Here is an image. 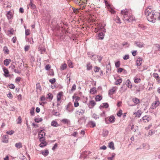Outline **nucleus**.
<instances>
[{
    "instance_id": "f257e3e1",
    "label": "nucleus",
    "mask_w": 160,
    "mask_h": 160,
    "mask_svg": "<svg viewBox=\"0 0 160 160\" xmlns=\"http://www.w3.org/2000/svg\"><path fill=\"white\" fill-rule=\"evenodd\" d=\"M145 15L149 22H154L156 19L160 20V11L159 12L148 8L145 11Z\"/></svg>"
},
{
    "instance_id": "f03ea898",
    "label": "nucleus",
    "mask_w": 160,
    "mask_h": 160,
    "mask_svg": "<svg viewBox=\"0 0 160 160\" xmlns=\"http://www.w3.org/2000/svg\"><path fill=\"white\" fill-rule=\"evenodd\" d=\"M121 13L123 15V20L127 22V20H128V18H129V14H130L129 13V10L128 9L122 10L121 11Z\"/></svg>"
},
{
    "instance_id": "7ed1b4c3",
    "label": "nucleus",
    "mask_w": 160,
    "mask_h": 160,
    "mask_svg": "<svg viewBox=\"0 0 160 160\" xmlns=\"http://www.w3.org/2000/svg\"><path fill=\"white\" fill-rule=\"evenodd\" d=\"M45 133L42 130H41L38 133V137L40 141H43L45 140L44 136Z\"/></svg>"
},
{
    "instance_id": "20e7f679",
    "label": "nucleus",
    "mask_w": 160,
    "mask_h": 160,
    "mask_svg": "<svg viewBox=\"0 0 160 160\" xmlns=\"http://www.w3.org/2000/svg\"><path fill=\"white\" fill-rule=\"evenodd\" d=\"M66 110L69 112H71L73 110V106L72 105L70 102H69L68 105L66 106Z\"/></svg>"
},
{
    "instance_id": "39448f33",
    "label": "nucleus",
    "mask_w": 160,
    "mask_h": 160,
    "mask_svg": "<svg viewBox=\"0 0 160 160\" xmlns=\"http://www.w3.org/2000/svg\"><path fill=\"white\" fill-rule=\"evenodd\" d=\"M88 56L90 57L92 60H95L96 59V58H98V56L93 54V53H91L90 52H88Z\"/></svg>"
},
{
    "instance_id": "423d86ee",
    "label": "nucleus",
    "mask_w": 160,
    "mask_h": 160,
    "mask_svg": "<svg viewBox=\"0 0 160 160\" xmlns=\"http://www.w3.org/2000/svg\"><path fill=\"white\" fill-rule=\"evenodd\" d=\"M116 87H113L112 89H110L109 90L108 92V94L110 95H113L115 92H116Z\"/></svg>"
},
{
    "instance_id": "0eeeda50",
    "label": "nucleus",
    "mask_w": 160,
    "mask_h": 160,
    "mask_svg": "<svg viewBox=\"0 0 160 160\" xmlns=\"http://www.w3.org/2000/svg\"><path fill=\"white\" fill-rule=\"evenodd\" d=\"M142 120L144 122H148L151 119L148 116L145 115L142 118Z\"/></svg>"
},
{
    "instance_id": "6e6552de",
    "label": "nucleus",
    "mask_w": 160,
    "mask_h": 160,
    "mask_svg": "<svg viewBox=\"0 0 160 160\" xmlns=\"http://www.w3.org/2000/svg\"><path fill=\"white\" fill-rule=\"evenodd\" d=\"M135 43L136 46L139 48H142L144 47V44L142 42H135Z\"/></svg>"
},
{
    "instance_id": "1a4fd4ad",
    "label": "nucleus",
    "mask_w": 160,
    "mask_h": 160,
    "mask_svg": "<svg viewBox=\"0 0 160 160\" xmlns=\"http://www.w3.org/2000/svg\"><path fill=\"white\" fill-rule=\"evenodd\" d=\"M85 110L80 109L77 111L75 113L76 114H78L79 115H83L85 113Z\"/></svg>"
},
{
    "instance_id": "9d476101",
    "label": "nucleus",
    "mask_w": 160,
    "mask_h": 160,
    "mask_svg": "<svg viewBox=\"0 0 160 160\" xmlns=\"http://www.w3.org/2000/svg\"><path fill=\"white\" fill-rule=\"evenodd\" d=\"M128 19V20L127 21L128 22H132L133 21H134L135 20L134 17L130 14H129V16Z\"/></svg>"
},
{
    "instance_id": "9b49d317",
    "label": "nucleus",
    "mask_w": 160,
    "mask_h": 160,
    "mask_svg": "<svg viewBox=\"0 0 160 160\" xmlns=\"http://www.w3.org/2000/svg\"><path fill=\"white\" fill-rule=\"evenodd\" d=\"M96 104V102L94 100L90 101L88 105L89 108H92Z\"/></svg>"
},
{
    "instance_id": "f8f14e48",
    "label": "nucleus",
    "mask_w": 160,
    "mask_h": 160,
    "mask_svg": "<svg viewBox=\"0 0 160 160\" xmlns=\"http://www.w3.org/2000/svg\"><path fill=\"white\" fill-rule=\"evenodd\" d=\"M142 62V59L141 58H139L137 60L136 62V65L138 66H140Z\"/></svg>"
},
{
    "instance_id": "ddd939ff",
    "label": "nucleus",
    "mask_w": 160,
    "mask_h": 160,
    "mask_svg": "<svg viewBox=\"0 0 160 160\" xmlns=\"http://www.w3.org/2000/svg\"><path fill=\"white\" fill-rule=\"evenodd\" d=\"M41 142H41L39 144V146L40 147L43 148L44 146H46L47 144V142L44 140L43 141H40Z\"/></svg>"
},
{
    "instance_id": "4468645a",
    "label": "nucleus",
    "mask_w": 160,
    "mask_h": 160,
    "mask_svg": "<svg viewBox=\"0 0 160 160\" xmlns=\"http://www.w3.org/2000/svg\"><path fill=\"white\" fill-rule=\"evenodd\" d=\"M126 82L127 83V86L129 88L131 89L132 88V86L130 80L129 79H128L126 81Z\"/></svg>"
},
{
    "instance_id": "2eb2a0df",
    "label": "nucleus",
    "mask_w": 160,
    "mask_h": 160,
    "mask_svg": "<svg viewBox=\"0 0 160 160\" xmlns=\"http://www.w3.org/2000/svg\"><path fill=\"white\" fill-rule=\"evenodd\" d=\"M88 124L91 128H93L96 126V123L95 122L93 121H89Z\"/></svg>"
},
{
    "instance_id": "dca6fc26",
    "label": "nucleus",
    "mask_w": 160,
    "mask_h": 160,
    "mask_svg": "<svg viewBox=\"0 0 160 160\" xmlns=\"http://www.w3.org/2000/svg\"><path fill=\"white\" fill-rule=\"evenodd\" d=\"M40 153L42 154L44 156H46L48 155L49 152L47 149H46L45 150L44 152L43 151H40Z\"/></svg>"
},
{
    "instance_id": "f3484780",
    "label": "nucleus",
    "mask_w": 160,
    "mask_h": 160,
    "mask_svg": "<svg viewBox=\"0 0 160 160\" xmlns=\"http://www.w3.org/2000/svg\"><path fill=\"white\" fill-rule=\"evenodd\" d=\"M152 75L154 77L156 80H158V82H160V78L158 73H153Z\"/></svg>"
},
{
    "instance_id": "a211bd4d",
    "label": "nucleus",
    "mask_w": 160,
    "mask_h": 160,
    "mask_svg": "<svg viewBox=\"0 0 160 160\" xmlns=\"http://www.w3.org/2000/svg\"><path fill=\"white\" fill-rule=\"evenodd\" d=\"M109 122L111 123H113L115 122V118L114 116H111L108 119Z\"/></svg>"
},
{
    "instance_id": "6ab92c4d",
    "label": "nucleus",
    "mask_w": 160,
    "mask_h": 160,
    "mask_svg": "<svg viewBox=\"0 0 160 160\" xmlns=\"http://www.w3.org/2000/svg\"><path fill=\"white\" fill-rule=\"evenodd\" d=\"M87 67V70H90L92 69V66L90 62H88L86 65Z\"/></svg>"
},
{
    "instance_id": "aec40b11",
    "label": "nucleus",
    "mask_w": 160,
    "mask_h": 160,
    "mask_svg": "<svg viewBox=\"0 0 160 160\" xmlns=\"http://www.w3.org/2000/svg\"><path fill=\"white\" fill-rule=\"evenodd\" d=\"M104 34L102 32H100L98 35V39L102 40L104 38Z\"/></svg>"
},
{
    "instance_id": "412c9836",
    "label": "nucleus",
    "mask_w": 160,
    "mask_h": 160,
    "mask_svg": "<svg viewBox=\"0 0 160 160\" xmlns=\"http://www.w3.org/2000/svg\"><path fill=\"white\" fill-rule=\"evenodd\" d=\"M108 147L112 149V150L115 149V148L114 147V144L112 142H110V143H109Z\"/></svg>"
},
{
    "instance_id": "4be33fe9",
    "label": "nucleus",
    "mask_w": 160,
    "mask_h": 160,
    "mask_svg": "<svg viewBox=\"0 0 160 160\" xmlns=\"http://www.w3.org/2000/svg\"><path fill=\"white\" fill-rule=\"evenodd\" d=\"M102 99V96L99 95H97L95 98V99L96 101H100Z\"/></svg>"
},
{
    "instance_id": "5701e85b",
    "label": "nucleus",
    "mask_w": 160,
    "mask_h": 160,
    "mask_svg": "<svg viewBox=\"0 0 160 160\" xmlns=\"http://www.w3.org/2000/svg\"><path fill=\"white\" fill-rule=\"evenodd\" d=\"M142 113V112L140 110H138L137 112L134 113V114L136 115V116L138 118L140 117Z\"/></svg>"
},
{
    "instance_id": "b1692460",
    "label": "nucleus",
    "mask_w": 160,
    "mask_h": 160,
    "mask_svg": "<svg viewBox=\"0 0 160 160\" xmlns=\"http://www.w3.org/2000/svg\"><path fill=\"white\" fill-rule=\"evenodd\" d=\"M6 16L8 19H11L12 17V14L11 12H10V11H9L8 12Z\"/></svg>"
},
{
    "instance_id": "393cba45",
    "label": "nucleus",
    "mask_w": 160,
    "mask_h": 160,
    "mask_svg": "<svg viewBox=\"0 0 160 160\" xmlns=\"http://www.w3.org/2000/svg\"><path fill=\"white\" fill-rule=\"evenodd\" d=\"M51 125L52 126L55 127H57L59 126L57 122L54 120H53L52 122Z\"/></svg>"
},
{
    "instance_id": "a878e982",
    "label": "nucleus",
    "mask_w": 160,
    "mask_h": 160,
    "mask_svg": "<svg viewBox=\"0 0 160 160\" xmlns=\"http://www.w3.org/2000/svg\"><path fill=\"white\" fill-rule=\"evenodd\" d=\"M29 5L30 6L31 8L32 9H35L36 8V6L33 3L32 0H30V3Z\"/></svg>"
},
{
    "instance_id": "bb28decb",
    "label": "nucleus",
    "mask_w": 160,
    "mask_h": 160,
    "mask_svg": "<svg viewBox=\"0 0 160 160\" xmlns=\"http://www.w3.org/2000/svg\"><path fill=\"white\" fill-rule=\"evenodd\" d=\"M108 134V131L106 130H103L102 135L103 137H106L107 136Z\"/></svg>"
},
{
    "instance_id": "cd10ccee",
    "label": "nucleus",
    "mask_w": 160,
    "mask_h": 160,
    "mask_svg": "<svg viewBox=\"0 0 160 160\" xmlns=\"http://www.w3.org/2000/svg\"><path fill=\"white\" fill-rule=\"evenodd\" d=\"M11 61L10 59H6L4 61V64L5 66H8L10 63V62Z\"/></svg>"
},
{
    "instance_id": "c85d7f7f",
    "label": "nucleus",
    "mask_w": 160,
    "mask_h": 160,
    "mask_svg": "<svg viewBox=\"0 0 160 160\" xmlns=\"http://www.w3.org/2000/svg\"><path fill=\"white\" fill-rule=\"evenodd\" d=\"M8 136L3 135L2 136V138L3 140H2V142H8V140L7 138Z\"/></svg>"
},
{
    "instance_id": "c756f323",
    "label": "nucleus",
    "mask_w": 160,
    "mask_h": 160,
    "mask_svg": "<svg viewBox=\"0 0 160 160\" xmlns=\"http://www.w3.org/2000/svg\"><path fill=\"white\" fill-rule=\"evenodd\" d=\"M15 146L18 148H20L22 147V143L21 142L17 143L15 144Z\"/></svg>"
},
{
    "instance_id": "7c9ffc66",
    "label": "nucleus",
    "mask_w": 160,
    "mask_h": 160,
    "mask_svg": "<svg viewBox=\"0 0 160 160\" xmlns=\"http://www.w3.org/2000/svg\"><path fill=\"white\" fill-rule=\"evenodd\" d=\"M36 89L37 90H38L39 91L41 92V87L40 83L39 82H38L36 84Z\"/></svg>"
},
{
    "instance_id": "2f4dec72",
    "label": "nucleus",
    "mask_w": 160,
    "mask_h": 160,
    "mask_svg": "<svg viewBox=\"0 0 160 160\" xmlns=\"http://www.w3.org/2000/svg\"><path fill=\"white\" fill-rule=\"evenodd\" d=\"M132 101L134 103H135L136 104H138L140 103L139 99L136 98H133Z\"/></svg>"
},
{
    "instance_id": "473e14b6",
    "label": "nucleus",
    "mask_w": 160,
    "mask_h": 160,
    "mask_svg": "<svg viewBox=\"0 0 160 160\" xmlns=\"http://www.w3.org/2000/svg\"><path fill=\"white\" fill-rule=\"evenodd\" d=\"M26 41L27 42H28L30 43H33V41L32 38H26Z\"/></svg>"
},
{
    "instance_id": "72a5a7b5",
    "label": "nucleus",
    "mask_w": 160,
    "mask_h": 160,
    "mask_svg": "<svg viewBox=\"0 0 160 160\" xmlns=\"http://www.w3.org/2000/svg\"><path fill=\"white\" fill-rule=\"evenodd\" d=\"M3 50L5 53L7 54H9V51L7 47L5 46L3 47Z\"/></svg>"
},
{
    "instance_id": "f704fd0d",
    "label": "nucleus",
    "mask_w": 160,
    "mask_h": 160,
    "mask_svg": "<svg viewBox=\"0 0 160 160\" xmlns=\"http://www.w3.org/2000/svg\"><path fill=\"white\" fill-rule=\"evenodd\" d=\"M53 96L52 94L51 93H49L47 94V98L49 100H52L53 98Z\"/></svg>"
},
{
    "instance_id": "c9c22d12",
    "label": "nucleus",
    "mask_w": 160,
    "mask_h": 160,
    "mask_svg": "<svg viewBox=\"0 0 160 160\" xmlns=\"http://www.w3.org/2000/svg\"><path fill=\"white\" fill-rule=\"evenodd\" d=\"M61 122L64 124H68L70 122V121L67 119H63L62 120Z\"/></svg>"
},
{
    "instance_id": "e433bc0d",
    "label": "nucleus",
    "mask_w": 160,
    "mask_h": 160,
    "mask_svg": "<svg viewBox=\"0 0 160 160\" xmlns=\"http://www.w3.org/2000/svg\"><path fill=\"white\" fill-rule=\"evenodd\" d=\"M122 82V79L120 78L116 81L115 82V84L117 85H120V83Z\"/></svg>"
},
{
    "instance_id": "4c0bfd02",
    "label": "nucleus",
    "mask_w": 160,
    "mask_h": 160,
    "mask_svg": "<svg viewBox=\"0 0 160 160\" xmlns=\"http://www.w3.org/2000/svg\"><path fill=\"white\" fill-rule=\"evenodd\" d=\"M67 67V64H64L62 65L60 67V69L62 70H65Z\"/></svg>"
},
{
    "instance_id": "58836bf2",
    "label": "nucleus",
    "mask_w": 160,
    "mask_h": 160,
    "mask_svg": "<svg viewBox=\"0 0 160 160\" xmlns=\"http://www.w3.org/2000/svg\"><path fill=\"white\" fill-rule=\"evenodd\" d=\"M34 120L36 122L38 123L42 121V118H35Z\"/></svg>"
},
{
    "instance_id": "ea45409f",
    "label": "nucleus",
    "mask_w": 160,
    "mask_h": 160,
    "mask_svg": "<svg viewBox=\"0 0 160 160\" xmlns=\"http://www.w3.org/2000/svg\"><path fill=\"white\" fill-rule=\"evenodd\" d=\"M39 50L41 51V53H43L45 52L46 49L44 47H39Z\"/></svg>"
},
{
    "instance_id": "a19ab883",
    "label": "nucleus",
    "mask_w": 160,
    "mask_h": 160,
    "mask_svg": "<svg viewBox=\"0 0 160 160\" xmlns=\"http://www.w3.org/2000/svg\"><path fill=\"white\" fill-rule=\"evenodd\" d=\"M34 107H32L30 110V113L32 116H34Z\"/></svg>"
},
{
    "instance_id": "79ce46f5",
    "label": "nucleus",
    "mask_w": 160,
    "mask_h": 160,
    "mask_svg": "<svg viewBox=\"0 0 160 160\" xmlns=\"http://www.w3.org/2000/svg\"><path fill=\"white\" fill-rule=\"evenodd\" d=\"M96 92V88L94 87L91 89L90 91V93L92 94H94Z\"/></svg>"
},
{
    "instance_id": "37998d69",
    "label": "nucleus",
    "mask_w": 160,
    "mask_h": 160,
    "mask_svg": "<svg viewBox=\"0 0 160 160\" xmlns=\"http://www.w3.org/2000/svg\"><path fill=\"white\" fill-rule=\"evenodd\" d=\"M115 155V154L114 153H112V157H108V160H112Z\"/></svg>"
},
{
    "instance_id": "c03bdc74",
    "label": "nucleus",
    "mask_w": 160,
    "mask_h": 160,
    "mask_svg": "<svg viewBox=\"0 0 160 160\" xmlns=\"http://www.w3.org/2000/svg\"><path fill=\"white\" fill-rule=\"evenodd\" d=\"M4 72L5 74V76L6 77H8V74L9 72L8 70L7 69H3Z\"/></svg>"
},
{
    "instance_id": "a18cd8bd",
    "label": "nucleus",
    "mask_w": 160,
    "mask_h": 160,
    "mask_svg": "<svg viewBox=\"0 0 160 160\" xmlns=\"http://www.w3.org/2000/svg\"><path fill=\"white\" fill-rule=\"evenodd\" d=\"M100 69V68L97 66H95L94 67V70L95 72H98L99 71Z\"/></svg>"
},
{
    "instance_id": "49530a36",
    "label": "nucleus",
    "mask_w": 160,
    "mask_h": 160,
    "mask_svg": "<svg viewBox=\"0 0 160 160\" xmlns=\"http://www.w3.org/2000/svg\"><path fill=\"white\" fill-rule=\"evenodd\" d=\"M120 62L119 61H118L116 62L115 63V66L116 68H118L120 67Z\"/></svg>"
},
{
    "instance_id": "de8ad7c7",
    "label": "nucleus",
    "mask_w": 160,
    "mask_h": 160,
    "mask_svg": "<svg viewBox=\"0 0 160 160\" xmlns=\"http://www.w3.org/2000/svg\"><path fill=\"white\" fill-rule=\"evenodd\" d=\"M122 114V111L121 110H120L117 113V115L119 117H121Z\"/></svg>"
},
{
    "instance_id": "09e8293b",
    "label": "nucleus",
    "mask_w": 160,
    "mask_h": 160,
    "mask_svg": "<svg viewBox=\"0 0 160 160\" xmlns=\"http://www.w3.org/2000/svg\"><path fill=\"white\" fill-rule=\"evenodd\" d=\"M134 82L135 83H138L140 82V79L137 78L134 79Z\"/></svg>"
},
{
    "instance_id": "8fccbe9b",
    "label": "nucleus",
    "mask_w": 160,
    "mask_h": 160,
    "mask_svg": "<svg viewBox=\"0 0 160 160\" xmlns=\"http://www.w3.org/2000/svg\"><path fill=\"white\" fill-rule=\"evenodd\" d=\"M115 20L116 22L118 23H121L120 18L118 16H116V18H115Z\"/></svg>"
},
{
    "instance_id": "3c124183",
    "label": "nucleus",
    "mask_w": 160,
    "mask_h": 160,
    "mask_svg": "<svg viewBox=\"0 0 160 160\" xmlns=\"http://www.w3.org/2000/svg\"><path fill=\"white\" fill-rule=\"evenodd\" d=\"M49 81L52 84H53L55 82L56 79L55 78H53L52 79H50Z\"/></svg>"
},
{
    "instance_id": "603ef678",
    "label": "nucleus",
    "mask_w": 160,
    "mask_h": 160,
    "mask_svg": "<svg viewBox=\"0 0 160 160\" xmlns=\"http://www.w3.org/2000/svg\"><path fill=\"white\" fill-rule=\"evenodd\" d=\"M14 131L12 130H10V131L7 132L6 133H7L10 135H12L14 133Z\"/></svg>"
},
{
    "instance_id": "864d4df0",
    "label": "nucleus",
    "mask_w": 160,
    "mask_h": 160,
    "mask_svg": "<svg viewBox=\"0 0 160 160\" xmlns=\"http://www.w3.org/2000/svg\"><path fill=\"white\" fill-rule=\"evenodd\" d=\"M68 64L70 68H72L73 67L72 62L70 61H68Z\"/></svg>"
},
{
    "instance_id": "5fc2aeb1",
    "label": "nucleus",
    "mask_w": 160,
    "mask_h": 160,
    "mask_svg": "<svg viewBox=\"0 0 160 160\" xmlns=\"http://www.w3.org/2000/svg\"><path fill=\"white\" fill-rule=\"evenodd\" d=\"M30 30L29 29H26L25 30V35L26 36H28L30 34Z\"/></svg>"
},
{
    "instance_id": "6e6d98bb",
    "label": "nucleus",
    "mask_w": 160,
    "mask_h": 160,
    "mask_svg": "<svg viewBox=\"0 0 160 160\" xmlns=\"http://www.w3.org/2000/svg\"><path fill=\"white\" fill-rule=\"evenodd\" d=\"M8 87L12 89H13L15 88V86L13 84H12V83L10 84H9Z\"/></svg>"
},
{
    "instance_id": "4d7b16f0",
    "label": "nucleus",
    "mask_w": 160,
    "mask_h": 160,
    "mask_svg": "<svg viewBox=\"0 0 160 160\" xmlns=\"http://www.w3.org/2000/svg\"><path fill=\"white\" fill-rule=\"evenodd\" d=\"M8 32L10 34L13 35V34L14 30L13 28H11L10 30L8 31Z\"/></svg>"
},
{
    "instance_id": "13d9d810",
    "label": "nucleus",
    "mask_w": 160,
    "mask_h": 160,
    "mask_svg": "<svg viewBox=\"0 0 160 160\" xmlns=\"http://www.w3.org/2000/svg\"><path fill=\"white\" fill-rule=\"evenodd\" d=\"M109 106V105L107 103H103V106L102 107L103 108H108Z\"/></svg>"
},
{
    "instance_id": "bf43d9fd",
    "label": "nucleus",
    "mask_w": 160,
    "mask_h": 160,
    "mask_svg": "<svg viewBox=\"0 0 160 160\" xmlns=\"http://www.w3.org/2000/svg\"><path fill=\"white\" fill-rule=\"evenodd\" d=\"M92 117L95 119H97L98 118H99L98 115H97L95 113L93 114Z\"/></svg>"
},
{
    "instance_id": "052dcab7",
    "label": "nucleus",
    "mask_w": 160,
    "mask_h": 160,
    "mask_svg": "<svg viewBox=\"0 0 160 160\" xmlns=\"http://www.w3.org/2000/svg\"><path fill=\"white\" fill-rule=\"evenodd\" d=\"M18 121L17 122V124H20L22 122V119L20 116L18 117Z\"/></svg>"
},
{
    "instance_id": "680f3d73",
    "label": "nucleus",
    "mask_w": 160,
    "mask_h": 160,
    "mask_svg": "<svg viewBox=\"0 0 160 160\" xmlns=\"http://www.w3.org/2000/svg\"><path fill=\"white\" fill-rule=\"evenodd\" d=\"M54 75V73L52 69H51L49 71L48 75L50 76H53Z\"/></svg>"
},
{
    "instance_id": "e2e57ef3",
    "label": "nucleus",
    "mask_w": 160,
    "mask_h": 160,
    "mask_svg": "<svg viewBox=\"0 0 160 160\" xmlns=\"http://www.w3.org/2000/svg\"><path fill=\"white\" fill-rule=\"evenodd\" d=\"M123 68H120L117 69V71L118 73H121L123 71Z\"/></svg>"
},
{
    "instance_id": "0e129e2a",
    "label": "nucleus",
    "mask_w": 160,
    "mask_h": 160,
    "mask_svg": "<svg viewBox=\"0 0 160 160\" xmlns=\"http://www.w3.org/2000/svg\"><path fill=\"white\" fill-rule=\"evenodd\" d=\"M156 107L158 106L160 104V102L158 100L156 101L155 102L153 103Z\"/></svg>"
},
{
    "instance_id": "69168bd1",
    "label": "nucleus",
    "mask_w": 160,
    "mask_h": 160,
    "mask_svg": "<svg viewBox=\"0 0 160 160\" xmlns=\"http://www.w3.org/2000/svg\"><path fill=\"white\" fill-rule=\"evenodd\" d=\"M30 48V46L29 45L25 46L24 47V50L25 51H27Z\"/></svg>"
},
{
    "instance_id": "338daca9",
    "label": "nucleus",
    "mask_w": 160,
    "mask_h": 160,
    "mask_svg": "<svg viewBox=\"0 0 160 160\" xmlns=\"http://www.w3.org/2000/svg\"><path fill=\"white\" fill-rule=\"evenodd\" d=\"M129 58V56L128 55H126L123 57V59L124 60H127Z\"/></svg>"
},
{
    "instance_id": "774afa93",
    "label": "nucleus",
    "mask_w": 160,
    "mask_h": 160,
    "mask_svg": "<svg viewBox=\"0 0 160 160\" xmlns=\"http://www.w3.org/2000/svg\"><path fill=\"white\" fill-rule=\"evenodd\" d=\"M50 68H51V66L49 64L47 65L46 66L45 68V69L47 70H49Z\"/></svg>"
}]
</instances>
